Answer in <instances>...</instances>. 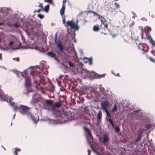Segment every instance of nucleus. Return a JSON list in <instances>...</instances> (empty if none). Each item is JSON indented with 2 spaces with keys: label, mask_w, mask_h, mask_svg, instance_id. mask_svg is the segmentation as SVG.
<instances>
[{
  "label": "nucleus",
  "mask_w": 155,
  "mask_h": 155,
  "mask_svg": "<svg viewBox=\"0 0 155 155\" xmlns=\"http://www.w3.org/2000/svg\"><path fill=\"white\" fill-rule=\"evenodd\" d=\"M110 124L112 125V127H114V128L115 127V126L113 122L111 124Z\"/></svg>",
  "instance_id": "nucleus-49"
},
{
  "label": "nucleus",
  "mask_w": 155,
  "mask_h": 155,
  "mask_svg": "<svg viewBox=\"0 0 155 155\" xmlns=\"http://www.w3.org/2000/svg\"><path fill=\"white\" fill-rule=\"evenodd\" d=\"M84 130L86 132L87 134L89 136V137L90 138L91 140L90 141H88V138H87V140L88 141V143H89V144H90L91 148L93 149L91 143V142H93V137L91 134V131L88 128H87V127H84ZM93 150L96 153L97 155H101V154L98 151H97L95 150H94L93 149Z\"/></svg>",
  "instance_id": "nucleus-9"
},
{
  "label": "nucleus",
  "mask_w": 155,
  "mask_h": 155,
  "mask_svg": "<svg viewBox=\"0 0 155 155\" xmlns=\"http://www.w3.org/2000/svg\"><path fill=\"white\" fill-rule=\"evenodd\" d=\"M147 143L148 144L149 147H153V144L152 142Z\"/></svg>",
  "instance_id": "nucleus-35"
},
{
  "label": "nucleus",
  "mask_w": 155,
  "mask_h": 155,
  "mask_svg": "<svg viewBox=\"0 0 155 155\" xmlns=\"http://www.w3.org/2000/svg\"><path fill=\"white\" fill-rule=\"evenodd\" d=\"M15 114H14V115L13 117H12V119L13 120L15 119Z\"/></svg>",
  "instance_id": "nucleus-56"
},
{
  "label": "nucleus",
  "mask_w": 155,
  "mask_h": 155,
  "mask_svg": "<svg viewBox=\"0 0 155 155\" xmlns=\"http://www.w3.org/2000/svg\"><path fill=\"white\" fill-rule=\"evenodd\" d=\"M57 47L58 48V50L61 52L64 51V48L61 43L58 41L56 45Z\"/></svg>",
  "instance_id": "nucleus-15"
},
{
  "label": "nucleus",
  "mask_w": 155,
  "mask_h": 155,
  "mask_svg": "<svg viewBox=\"0 0 155 155\" xmlns=\"http://www.w3.org/2000/svg\"><path fill=\"white\" fill-rule=\"evenodd\" d=\"M141 50L143 51V53L142 54H144V52H145V51L143 50V48H142Z\"/></svg>",
  "instance_id": "nucleus-54"
},
{
  "label": "nucleus",
  "mask_w": 155,
  "mask_h": 155,
  "mask_svg": "<svg viewBox=\"0 0 155 155\" xmlns=\"http://www.w3.org/2000/svg\"><path fill=\"white\" fill-rule=\"evenodd\" d=\"M97 74V78H101V77H104L105 76V74H104L102 75L98 74Z\"/></svg>",
  "instance_id": "nucleus-27"
},
{
  "label": "nucleus",
  "mask_w": 155,
  "mask_h": 155,
  "mask_svg": "<svg viewBox=\"0 0 155 155\" xmlns=\"http://www.w3.org/2000/svg\"><path fill=\"white\" fill-rule=\"evenodd\" d=\"M82 74L88 77H92L93 76H94L95 74L93 72L89 71L86 69H84L83 70Z\"/></svg>",
  "instance_id": "nucleus-13"
},
{
  "label": "nucleus",
  "mask_w": 155,
  "mask_h": 155,
  "mask_svg": "<svg viewBox=\"0 0 155 155\" xmlns=\"http://www.w3.org/2000/svg\"><path fill=\"white\" fill-rule=\"evenodd\" d=\"M87 151L88 152V155H90V151L89 149H87Z\"/></svg>",
  "instance_id": "nucleus-57"
},
{
  "label": "nucleus",
  "mask_w": 155,
  "mask_h": 155,
  "mask_svg": "<svg viewBox=\"0 0 155 155\" xmlns=\"http://www.w3.org/2000/svg\"><path fill=\"white\" fill-rule=\"evenodd\" d=\"M87 63H88L89 65H91L92 64V59L91 58H90Z\"/></svg>",
  "instance_id": "nucleus-33"
},
{
  "label": "nucleus",
  "mask_w": 155,
  "mask_h": 155,
  "mask_svg": "<svg viewBox=\"0 0 155 155\" xmlns=\"http://www.w3.org/2000/svg\"><path fill=\"white\" fill-rule=\"evenodd\" d=\"M62 23L66 27L70 26L71 28L74 30L78 29L79 27L78 25V19L75 23H74L73 20L68 21L66 22L65 18L64 16L62 17Z\"/></svg>",
  "instance_id": "nucleus-6"
},
{
  "label": "nucleus",
  "mask_w": 155,
  "mask_h": 155,
  "mask_svg": "<svg viewBox=\"0 0 155 155\" xmlns=\"http://www.w3.org/2000/svg\"><path fill=\"white\" fill-rule=\"evenodd\" d=\"M65 6H64L63 5V6H62V7L60 11V14L62 16L64 15L65 12Z\"/></svg>",
  "instance_id": "nucleus-17"
},
{
  "label": "nucleus",
  "mask_w": 155,
  "mask_h": 155,
  "mask_svg": "<svg viewBox=\"0 0 155 155\" xmlns=\"http://www.w3.org/2000/svg\"><path fill=\"white\" fill-rule=\"evenodd\" d=\"M45 98L42 97L40 95L37 94H35L32 95V98L30 103L31 104L38 103L39 107L41 108H44V107L41 105L44 103Z\"/></svg>",
  "instance_id": "nucleus-5"
},
{
  "label": "nucleus",
  "mask_w": 155,
  "mask_h": 155,
  "mask_svg": "<svg viewBox=\"0 0 155 155\" xmlns=\"http://www.w3.org/2000/svg\"><path fill=\"white\" fill-rule=\"evenodd\" d=\"M114 128L116 132L118 133L119 132L120 129L118 126H115Z\"/></svg>",
  "instance_id": "nucleus-23"
},
{
  "label": "nucleus",
  "mask_w": 155,
  "mask_h": 155,
  "mask_svg": "<svg viewBox=\"0 0 155 155\" xmlns=\"http://www.w3.org/2000/svg\"><path fill=\"white\" fill-rule=\"evenodd\" d=\"M102 113L101 110H99L97 115V120L98 123L99 124L102 117Z\"/></svg>",
  "instance_id": "nucleus-16"
},
{
  "label": "nucleus",
  "mask_w": 155,
  "mask_h": 155,
  "mask_svg": "<svg viewBox=\"0 0 155 155\" xmlns=\"http://www.w3.org/2000/svg\"><path fill=\"white\" fill-rule=\"evenodd\" d=\"M144 30L145 33L147 34L149 31H151V29L150 27L147 26L144 28Z\"/></svg>",
  "instance_id": "nucleus-19"
},
{
  "label": "nucleus",
  "mask_w": 155,
  "mask_h": 155,
  "mask_svg": "<svg viewBox=\"0 0 155 155\" xmlns=\"http://www.w3.org/2000/svg\"><path fill=\"white\" fill-rule=\"evenodd\" d=\"M116 76H117L118 77H120V76L119 74V73H117V75H116Z\"/></svg>",
  "instance_id": "nucleus-59"
},
{
  "label": "nucleus",
  "mask_w": 155,
  "mask_h": 155,
  "mask_svg": "<svg viewBox=\"0 0 155 155\" xmlns=\"http://www.w3.org/2000/svg\"><path fill=\"white\" fill-rule=\"evenodd\" d=\"M141 111L140 109L134 110L133 111L132 113L135 115H139L142 118L144 121L148 123L150 122V120L152 119L153 115L147 113L142 112Z\"/></svg>",
  "instance_id": "nucleus-4"
},
{
  "label": "nucleus",
  "mask_w": 155,
  "mask_h": 155,
  "mask_svg": "<svg viewBox=\"0 0 155 155\" xmlns=\"http://www.w3.org/2000/svg\"><path fill=\"white\" fill-rule=\"evenodd\" d=\"M152 142V139H150V140H147V143H150Z\"/></svg>",
  "instance_id": "nucleus-44"
},
{
  "label": "nucleus",
  "mask_w": 155,
  "mask_h": 155,
  "mask_svg": "<svg viewBox=\"0 0 155 155\" xmlns=\"http://www.w3.org/2000/svg\"><path fill=\"white\" fill-rule=\"evenodd\" d=\"M72 51H73V52H74V55H76V52L75 51V49H73Z\"/></svg>",
  "instance_id": "nucleus-48"
},
{
  "label": "nucleus",
  "mask_w": 155,
  "mask_h": 155,
  "mask_svg": "<svg viewBox=\"0 0 155 155\" xmlns=\"http://www.w3.org/2000/svg\"><path fill=\"white\" fill-rule=\"evenodd\" d=\"M100 20L101 22V24L100 26V28H99L98 26L95 25L93 27V30L95 31H98L101 28L102 29H104L105 31H110V30L108 29L107 28V21L105 19L104 17L101 16L100 18Z\"/></svg>",
  "instance_id": "nucleus-8"
},
{
  "label": "nucleus",
  "mask_w": 155,
  "mask_h": 155,
  "mask_svg": "<svg viewBox=\"0 0 155 155\" xmlns=\"http://www.w3.org/2000/svg\"><path fill=\"white\" fill-rule=\"evenodd\" d=\"M50 0H45V1H47V2H48L49 1H50Z\"/></svg>",
  "instance_id": "nucleus-63"
},
{
  "label": "nucleus",
  "mask_w": 155,
  "mask_h": 155,
  "mask_svg": "<svg viewBox=\"0 0 155 155\" xmlns=\"http://www.w3.org/2000/svg\"><path fill=\"white\" fill-rule=\"evenodd\" d=\"M111 73L114 75L115 76H116V74L114 73V71H112L111 72Z\"/></svg>",
  "instance_id": "nucleus-58"
},
{
  "label": "nucleus",
  "mask_w": 155,
  "mask_h": 155,
  "mask_svg": "<svg viewBox=\"0 0 155 155\" xmlns=\"http://www.w3.org/2000/svg\"><path fill=\"white\" fill-rule=\"evenodd\" d=\"M12 25L14 26L15 28H19L20 27L17 21H15V23Z\"/></svg>",
  "instance_id": "nucleus-29"
},
{
  "label": "nucleus",
  "mask_w": 155,
  "mask_h": 155,
  "mask_svg": "<svg viewBox=\"0 0 155 155\" xmlns=\"http://www.w3.org/2000/svg\"><path fill=\"white\" fill-rule=\"evenodd\" d=\"M71 38L74 43L76 42V40L75 38V33L74 32L73 35L72 36Z\"/></svg>",
  "instance_id": "nucleus-25"
},
{
  "label": "nucleus",
  "mask_w": 155,
  "mask_h": 155,
  "mask_svg": "<svg viewBox=\"0 0 155 155\" xmlns=\"http://www.w3.org/2000/svg\"><path fill=\"white\" fill-rule=\"evenodd\" d=\"M13 59L17 61H19V59L18 58H13Z\"/></svg>",
  "instance_id": "nucleus-40"
},
{
  "label": "nucleus",
  "mask_w": 155,
  "mask_h": 155,
  "mask_svg": "<svg viewBox=\"0 0 155 155\" xmlns=\"http://www.w3.org/2000/svg\"><path fill=\"white\" fill-rule=\"evenodd\" d=\"M138 48L139 49H141V48H140V46H138Z\"/></svg>",
  "instance_id": "nucleus-61"
},
{
  "label": "nucleus",
  "mask_w": 155,
  "mask_h": 155,
  "mask_svg": "<svg viewBox=\"0 0 155 155\" xmlns=\"http://www.w3.org/2000/svg\"><path fill=\"white\" fill-rule=\"evenodd\" d=\"M117 110V106L116 104H115L112 110V112L116 111Z\"/></svg>",
  "instance_id": "nucleus-24"
},
{
  "label": "nucleus",
  "mask_w": 155,
  "mask_h": 155,
  "mask_svg": "<svg viewBox=\"0 0 155 155\" xmlns=\"http://www.w3.org/2000/svg\"><path fill=\"white\" fill-rule=\"evenodd\" d=\"M15 150L14 151L15 153V152L16 153H17V151H20L21 150L20 149L17 148H15Z\"/></svg>",
  "instance_id": "nucleus-36"
},
{
  "label": "nucleus",
  "mask_w": 155,
  "mask_h": 155,
  "mask_svg": "<svg viewBox=\"0 0 155 155\" xmlns=\"http://www.w3.org/2000/svg\"><path fill=\"white\" fill-rule=\"evenodd\" d=\"M150 41L153 46H155V41H154L151 38L150 39Z\"/></svg>",
  "instance_id": "nucleus-28"
},
{
  "label": "nucleus",
  "mask_w": 155,
  "mask_h": 155,
  "mask_svg": "<svg viewBox=\"0 0 155 155\" xmlns=\"http://www.w3.org/2000/svg\"><path fill=\"white\" fill-rule=\"evenodd\" d=\"M108 120L110 124L113 123V122L112 120H111V118H108Z\"/></svg>",
  "instance_id": "nucleus-39"
},
{
  "label": "nucleus",
  "mask_w": 155,
  "mask_h": 155,
  "mask_svg": "<svg viewBox=\"0 0 155 155\" xmlns=\"http://www.w3.org/2000/svg\"><path fill=\"white\" fill-rule=\"evenodd\" d=\"M93 12L94 15H95H95L99 16V15L97 14L96 12Z\"/></svg>",
  "instance_id": "nucleus-46"
},
{
  "label": "nucleus",
  "mask_w": 155,
  "mask_h": 155,
  "mask_svg": "<svg viewBox=\"0 0 155 155\" xmlns=\"http://www.w3.org/2000/svg\"><path fill=\"white\" fill-rule=\"evenodd\" d=\"M110 105V103L108 101H102L101 103V109L104 111L107 110Z\"/></svg>",
  "instance_id": "nucleus-10"
},
{
  "label": "nucleus",
  "mask_w": 155,
  "mask_h": 155,
  "mask_svg": "<svg viewBox=\"0 0 155 155\" xmlns=\"http://www.w3.org/2000/svg\"><path fill=\"white\" fill-rule=\"evenodd\" d=\"M48 2L49 4H50L53 5H54L52 1V0H50Z\"/></svg>",
  "instance_id": "nucleus-45"
},
{
  "label": "nucleus",
  "mask_w": 155,
  "mask_h": 155,
  "mask_svg": "<svg viewBox=\"0 0 155 155\" xmlns=\"http://www.w3.org/2000/svg\"><path fill=\"white\" fill-rule=\"evenodd\" d=\"M14 43V42L13 41H10L9 42V45L10 46H11Z\"/></svg>",
  "instance_id": "nucleus-38"
},
{
  "label": "nucleus",
  "mask_w": 155,
  "mask_h": 155,
  "mask_svg": "<svg viewBox=\"0 0 155 155\" xmlns=\"http://www.w3.org/2000/svg\"><path fill=\"white\" fill-rule=\"evenodd\" d=\"M4 24V23L2 22H0V26L3 25Z\"/></svg>",
  "instance_id": "nucleus-55"
},
{
  "label": "nucleus",
  "mask_w": 155,
  "mask_h": 155,
  "mask_svg": "<svg viewBox=\"0 0 155 155\" xmlns=\"http://www.w3.org/2000/svg\"><path fill=\"white\" fill-rule=\"evenodd\" d=\"M54 103V101L51 100L45 99V101L44 103H42V105L44 107V108H45V107L46 105L48 106L51 107L53 105Z\"/></svg>",
  "instance_id": "nucleus-12"
},
{
  "label": "nucleus",
  "mask_w": 155,
  "mask_h": 155,
  "mask_svg": "<svg viewBox=\"0 0 155 155\" xmlns=\"http://www.w3.org/2000/svg\"><path fill=\"white\" fill-rule=\"evenodd\" d=\"M49 4H48V5H46V6L45 7V11L46 13H47L48 12V10L49 9Z\"/></svg>",
  "instance_id": "nucleus-22"
},
{
  "label": "nucleus",
  "mask_w": 155,
  "mask_h": 155,
  "mask_svg": "<svg viewBox=\"0 0 155 155\" xmlns=\"http://www.w3.org/2000/svg\"><path fill=\"white\" fill-rule=\"evenodd\" d=\"M109 140V137L107 134H105L104 135L103 137V140L101 142L102 144H105L107 143Z\"/></svg>",
  "instance_id": "nucleus-14"
},
{
  "label": "nucleus",
  "mask_w": 155,
  "mask_h": 155,
  "mask_svg": "<svg viewBox=\"0 0 155 155\" xmlns=\"http://www.w3.org/2000/svg\"><path fill=\"white\" fill-rule=\"evenodd\" d=\"M71 73L72 74L75 75L76 74L74 70H71Z\"/></svg>",
  "instance_id": "nucleus-43"
},
{
  "label": "nucleus",
  "mask_w": 155,
  "mask_h": 155,
  "mask_svg": "<svg viewBox=\"0 0 155 155\" xmlns=\"http://www.w3.org/2000/svg\"><path fill=\"white\" fill-rule=\"evenodd\" d=\"M104 111L105 112L106 114H107V115L108 117H111V116L110 115V113H109L108 110H105V111Z\"/></svg>",
  "instance_id": "nucleus-26"
},
{
  "label": "nucleus",
  "mask_w": 155,
  "mask_h": 155,
  "mask_svg": "<svg viewBox=\"0 0 155 155\" xmlns=\"http://www.w3.org/2000/svg\"><path fill=\"white\" fill-rule=\"evenodd\" d=\"M4 12V8L0 7V12L3 13Z\"/></svg>",
  "instance_id": "nucleus-34"
},
{
  "label": "nucleus",
  "mask_w": 155,
  "mask_h": 155,
  "mask_svg": "<svg viewBox=\"0 0 155 155\" xmlns=\"http://www.w3.org/2000/svg\"><path fill=\"white\" fill-rule=\"evenodd\" d=\"M37 16L38 17L40 18L41 19H42L44 18V15L41 14H38V15Z\"/></svg>",
  "instance_id": "nucleus-30"
},
{
  "label": "nucleus",
  "mask_w": 155,
  "mask_h": 155,
  "mask_svg": "<svg viewBox=\"0 0 155 155\" xmlns=\"http://www.w3.org/2000/svg\"><path fill=\"white\" fill-rule=\"evenodd\" d=\"M68 64L69 66L70 67H73L75 65V64L71 61H69Z\"/></svg>",
  "instance_id": "nucleus-21"
},
{
  "label": "nucleus",
  "mask_w": 155,
  "mask_h": 155,
  "mask_svg": "<svg viewBox=\"0 0 155 155\" xmlns=\"http://www.w3.org/2000/svg\"><path fill=\"white\" fill-rule=\"evenodd\" d=\"M146 130V129H144L142 127H140L139 129V130L137 131L138 137L137 139L135 141L134 143L135 144H137V143L140 140L142 137V134L143 133V132L145 130Z\"/></svg>",
  "instance_id": "nucleus-11"
},
{
  "label": "nucleus",
  "mask_w": 155,
  "mask_h": 155,
  "mask_svg": "<svg viewBox=\"0 0 155 155\" xmlns=\"http://www.w3.org/2000/svg\"><path fill=\"white\" fill-rule=\"evenodd\" d=\"M1 54H0V60H1L2 58H1Z\"/></svg>",
  "instance_id": "nucleus-60"
},
{
  "label": "nucleus",
  "mask_w": 155,
  "mask_h": 155,
  "mask_svg": "<svg viewBox=\"0 0 155 155\" xmlns=\"http://www.w3.org/2000/svg\"><path fill=\"white\" fill-rule=\"evenodd\" d=\"M150 59L151 60V61L153 62H155V59L151 57H150Z\"/></svg>",
  "instance_id": "nucleus-37"
},
{
  "label": "nucleus",
  "mask_w": 155,
  "mask_h": 155,
  "mask_svg": "<svg viewBox=\"0 0 155 155\" xmlns=\"http://www.w3.org/2000/svg\"><path fill=\"white\" fill-rule=\"evenodd\" d=\"M66 0H63V5L62 6H65V4L66 3Z\"/></svg>",
  "instance_id": "nucleus-42"
},
{
  "label": "nucleus",
  "mask_w": 155,
  "mask_h": 155,
  "mask_svg": "<svg viewBox=\"0 0 155 155\" xmlns=\"http://www.w3.org/2000/svg\"><path fill=\"white\" fill-rule=\"evenodd\" d=\"M54 41L55 43H57V38H54Z\"/></svg>",
  "instance_id": "nucleus-53"
},
{
  "label": "nucleus",
  "mask_w": 155,
  "mask_h": 155,
  "mask_svg": "<svg viewBox=\"0 0 155 155\" xmlns=\"http://www.w3.org/2000/svg\"><path fill=\"white\" fill-rule=\"evenodd\" d=\"M41 62L39 65L30 67L28 68L25 70L21 72V75L25 79V85L28 92L31 91V87L32 81L36 82L38 78L40 77L39 75V72L36 68L42 70L46 68L45 65Z\"/></svg>",
  "instance_id": "nucleus-1"
},
{
  "label": "nucleus",
  "mask_w": 155,
  "mask_h": 155,
  "mask_svg": "<svg viewBox=\"0 0 155 155\" xmlns=\"http://www.w3.org/2000/svg\"><path fill=\"white\" fill-rule=\"evenodd\" d=\"M13 98L12 97H9L8 96L4 94L3 91L0 89V100L1 101H6L7 103H9L13 107V110L16 111L18 110H19L20 113L22 115H26L28 118H30L32 120L34 123H36L37 121L35 120L32 113L29 111L30 108L27 106L20 105L18 107L17 104L12 101Z\"/></svg>",
  "instance_id": "nucleus-2"
},
{
  "label": "nucleus",
  "mask_w": 155,
  "mask_h": 155,
  "mask_svg": "<svg viewBox=\"0 0 155 155\" xmlns=\"http://www.w3.org/2000/svg\"><path fill=\"white\" fill-rule=\"evenodd\" d=\"M117 35L116 34H113V35H112V37L113 38H114L116 36H117Z\"/></svg>",
  "instance_id": "nucleus-51"
},
{
  "label": "nucleus",
  "mask_w": 155,
  "mask_h": 155,
  "mask_svg": "<svg viewBox=\"0 0 155 155\" xmlns=\"http://www.w3.org/2000/svg\"><path fill=\"white\" fill-rule=\"evenodd\" d=\"M57 38V32L55 34V37L54 38Z\"/></svg>",
  "instance_id": "nucleus-52"
},
{
  "label": "nucleus",
  "mask_w": 155,
  "mask_h": 155,
  "mask_svg": "<svg viewBox=\"0 0 155 155\" xmlns=\"http://www.w3.org/2000/svg\"><path fill=\"white\" fill-rule=\"evenodd\" d=\"M46 54L51 58H53L55 56V54L51 51H50L46 53Z\"/></svg>",
  "instance_id": "nucleus-18"
},
{
  "label": "nucleus",
  "mask_w": 155,
  "mask_h": 155,
  "mask_svg": "<svg viewBox=\"0 0 155 155\" xmlns=\"http://www.w3.org/2000/svg\"><path fill=\"white\" fill-rule=\"evenodd\" d=\"M38 7H41V8H42L43 5L42 4V3H41L40 4L38 5Z\"/></svg>",
  "instance_id": "nucleus-47"
},
{
  "label": "nucleus",
  "mask_w": 155,
  "mask_h": 155,
  "mask_svg": "<svg viewBox=\"0 0 155 155\" xmlns=\"http://www.w3.org/2000/svg\"><path fill=\"white\" fill-rule=\"evenodd\" d=\"M40 80L41 81H42V80H44V79H43V78H41Z\"/></svg>",
  "instance_id": "nucleus-64"
},
{
  "label": "nucleus",
  "mask_w": 155,
  "mask_h": 155,
  "mask_svg": "<svg viewBox=\"0 0 155 155\" xmlns=\"http://www.w3.org/2000/svg\"><path fill=\"white\" fill-rule=\"evenodd\" d=\"M114 5H115L116 6L117 8H118L119 7V4L116 2H115L114 3Z\"/></svg>",
  "instance_id": "nucleus-41"
},
{
  "label": "nucleus",
  "mask_w": 155,
  "mask_h": 155,
  "mask_svg": "<svg viewBox=\"0 0 155 155\" xmlns=\"http://www.w3.org/2000/svg\"><path fill=\"white\" fill-rule=\"evenodd\" d=\"M61 104L59 102H56L53 105L54 108H58L60 107Z\"/></svg>",
  "instance_id": "nucleus-20"
},
{
  "label": "nucleus",
  "mask_w": 155,
  "mask_h": 155,
  "mask_svg": "<svg viewBox=\"0 0 155 155\" xmlns=\"http://www.w3.org/2000/svg\"><path fill=\"white\" fill-rule=\"evenodd\" d=\"M145 128L146 129H148L150 127V125L149 124H146L144 126Z\"/></svg>",
  "instance_id": "nucleus-32"
},
{
  "label": "nucleus",
  "mask_w": 155,
  "mask_h": 155,
  "mask_svg": "<svg viewBox=\"0 0 155 155\" xmlns=\"http://www.w3.org/2000/svg\"><path fill=\"white\" fill-rule=\"evenodd\" d=\"M110 124L112 125V127H114V128L115 127V126L113 122L111 124Z\"/></svg>",
  "instance_id": "nucleus-50"
},
{
  "label": "nucleus",
  "mask_w": 155,
  "mask_h": 155,
  "mask_svg": "<svg viewBox=\"0 0 155 155\" xmlns=\"http://www.w3.org/2000/svg\"><path fill=\"white\" fill-rule=\"evenodd\" d=\"M90 59V58H84L83 60L84 63H87L88 62V61H89V60Z\"/></svg>",
  "instance_id": "nucleus-31"
},
{
  "label": "nucleus",
  "mask_w": 155,
  "mask_h": 155,
  "mask_svg": "<svg viewBox=\"0 0 155 155\" xmlns=\"http://www.w3.org/2000/svg\"><path fill=\"white\" fill-rule=\"evenodd\" d=\"M37 23L35 21L31 20H26V21L23 23L24 30L27 31V30L31 28L32 31H33L34 28L37 25Z\"/></svg>",
  "instance_id": "nucleus-7"
},
{
  "label": "nucleus",
  "mask_w": 155,
  "mask_h": 155,
  "mask_svg": "<svg viewBox=\"0 0 155 155\" xmlns=\"http://www.w3.org/2000/svg\"><path fill=\"white\" fill-rule=\"evenodd\" d=\"M70 115V113H67L66 114H62L58 115L54 119H49L51 122L54 121V123H63L72 120L69 117Z\"/></svg>",
  "instance_id": "nucleus-3"
},
{
  "label": "nucleus",
  "mask_w": 155,
  "mask_h": 155,
  "mask_svg": "<svg viewBox=\"0 0 155 155\" xmlns=\"http://www.w3.org/2000/svg\"><path fill=\"white\" fill-rule=\"evenodd\" d=\"M148 136H149V134H147V138H148Z\"/></svg>",
  "instance_id": "nucleus-62"
}]
</instances>
